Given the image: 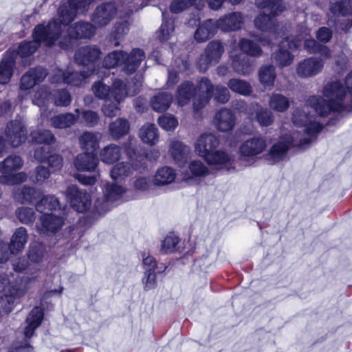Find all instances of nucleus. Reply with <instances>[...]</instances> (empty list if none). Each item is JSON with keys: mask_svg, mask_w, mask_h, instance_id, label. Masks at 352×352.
<instances>
[{"mask_svg": "<svg viewBox=\"0 0 352 352\" xmlns=\"http://www.w3.org/2000/svg\"><path fill=\"white\" fill-rule=\"evenodd\" d=\"M94 0H62L58 10V18L52 19L46 25L38 24L34 28L33 41H23L18 47L17 55L28 57L33 54L43 43L47 47L54 45L59 38L62 26H67L74 21L77 12H86L90 3Z\"/></svg>", "mask_w": 352, "mask_h": 352, "instance_id": "nucleus-1", "label": "nucleus"}, {"mask_svg": "<svg viewBox=\"0 0 352 352\" xmlns=\"http://www.w3.org/2000/svg\"><path fill=\"white\" fill-rule=\"evenodd\" d=\"M345 86L351 95L349 102L342 83L333 81L327 83L323 89L324 96L329 100L313 96L308 100L309 104L321 117L338 116L352 111V72L345 78Z\"/></svg>", "mask_w": 352, "mask_h": 352, "instance_id": "nucleus-2", "label": "nucleus"}, {"mask_svg": "<svg viewBox=\"0 0 352 352\" xmlns=\"http://www.w3.org/2000/svg\"><path fill=\"white\" fill-rule=\"evenodd\" d=\"M292 122L294 124L302 126L303 131L308 135L302 138L296 144L294 137L290 134L280 136L279 140L275 143L265 155V160L270 164H274L284 160L289 149L297 144L299 148L305 149L310 144L316 140L318 134L322 129V125L318 122H311L305 113L300 114L298 110L292 116Z\"/></svg>", "mask_w": 352, "mask_h": 352, "instance_id": "nucleus-3", "label": "nucleus"}, {"mask_svg": "<svg viewBox=\"0 0 352 352\" xmlns=\"http://www.w3.org/2000/svg\"><path fill=\"white\" fill-rule=\"evenodd\" d=\"M219 144V139L215 135L204 133L199 137L195 143V151L209 164L218 166L220 170L230 171L233 168V160L225 152L216 150Z\"/></svg>", "mask_w": 352, "mask_h": 352, "instance_id": "nucleus-4", "label": "nucleus"}, {"mask_svg": "<svg viewBox=\"0 0 352 352\" xmlns=\"http://www.w3.org/2000/svg\"><path fill=\"white\" fill-rule=\"evenodd\" d=\"M144 58V51L139 48L133 49L129 54L122 50H114L105 56L102 65L105 68L122 65L123 71L129 74L137 70Z\"/></svg>", "mask_w": 352, "mask_h": 352, "instance_id": "nucleus-5", "label": "nucleus"}, {"mask_svg": "<svg viewBox=\"0 0 352 352\" xmlns=\"http://www.w3.org/2000/svg\"><path fill=\"white\" fill-rule=\"evenodd\" d=\"M198 90L200 94L195 97L193 100V109L195 111H199L204 107L212 98L215 102L221 104H226L230 98L227 87L222 85L214 87L207 78H201L198 84Z\"/></svg>", "mask_w": 352, "mask_h": 352, "instance_id": "nucleus-6", "label": "nucleus"}, {"mask_svg": "<svg viewBox=\"0 0 352 352\" xmlns=\"http://www.w3.org/2000/svg\"><path fill=\"white\" fill-rule=\"evenodd\" d=\"M125 151L130 163L120 162L112 168L111 177L115 181H120L125 177L129 176L132 173L133 169L141 171L146 167V157L138 153L133 147L131 146H126Z\"/></svg>", "mask_w": 352, "mask_h": 352, "instance_id": "nucleus-7", "label": "nucleus"}, {"mask_svg": "<svg viewBox=\"0 0 352 352\" xmlns=\"http://www.w3.org/2000/svg\"><path fill=\"white\" fill-rule=\"evenodd\" d=\"M95 28L88 22L80 21L70 26L67 30V35L59 41V46L64 50L73 47L76 41L79 38H90L94 34Z\"/></svg>", "mask_w": 352, "mask_h": 352, "instance_id": "nucleus-8", "label": "nucleus"}, {"mask_svg": "<svg viewBox=\"0 0 352 352\" xmlns=\"http://www.w3.org/2000/svg\"><path fill=\"white\" fill-rule=\"evenodd\" d=\"M298 41L292 36H286L279 43L278 50L272 54V62L280 67L290 65L294 60L291 51L297 49Z\"/></svg>", "mask_w": 352, "mask_h": 352, "instance_id": "nucleus-9", "label": "nucleus"}, {"mask_svg": "<svg viewBox=\"0 0 352 352\" xmlns=\"http://www.w3.org/2000/svg\"><path fill=\"white\" fill-rule=\"evenodd\" d=\"M101 51L96 46L87 45L80 47L75 53L77 64L87 67L86 71L91 75L96 72V67L100 61Z\"/></svg>", "mask_w": 352, "mask_h": 352, "instance_id": "nucleus-10", "label": "nucleus"}, {"mask_svg": "<svg viewBox=\"0 0 352 352\" xmlns=\"http://www.w3.org/2000/svg\"><path fill=\"white\" fill-rule=\"evenodd\" d=\"M64 223L63 217L54 214H45L41 218L42 232L46 236L52 237L50 245H55L60 239L59 231Z\"/></svg>", "mask_w": 352, "mask_h": 352, "instance_id": "nucleus-11", "label": "nucleus"}, {"mask_svg": "<svg viewBox=\"0 0 352 352\" xmlns=\"http://www.w3.org/2000/svg\"><path fill=\"white\" fill-rule=\"evenodd\" d=\"M236 109L241 112H245L250 116L255 113L254 119L262 126H268L274 121L271 110L263 108L258 104H250L249 106L243 100L237 102Z\"/></svg>", "mask_w": 352, "mask_h": 352, "instance_id": "nucleus-12", "label": "nucleus"}, {"mask_svg": "<svg viewBox=\"0 0 352 352\" xmlns=\"http://www.w3.org/2000/svg\"><path fill=\"white\" fill-rule=\"evenodd\" d=\"M8 275L0 273V307L3 313L8 314L14 308L16 291L11 289Z\"/></svg>", "mask_w": 352, "mask_h": 352, "instance_id": "nucleus-13", "label": "nucleus"}, {"mask_svg": "<svg viewBox=\"0 0 352 352\" xmlns=\"http://www.w3.org/2000/svg\"><path fill=\"white\" fill-rule=\"evenodd\" d=\"M67 196L70 200L71 206L78 212H85L91 206L90 195L76 185L67 188Z\"/></svg>", "mask_w": 352, "mask_h": 352, "instance_id": "nucleus-14", "label": "nucleus"}, {"mask_svg": "<svg viewBox=\"0 0 352 352\" xmlns=\"http://www.w3.org/2000/svg\"><path fill=\"white\" fill-rule=\"evenodd\" d=\"M324 62L321 58L310 57L300 62L296 67V73L301 78L316 76L322 70Z\"/></svg>", "mask_w": 352, "mask_h": 352, "instance_id": "nucleus-15", "label": "nucleus"}, {"mask_svg": "<svg viewBox=\"0 0 352 352\" xmlns=\"http://www.w3.org/2000/svg\"><path fill=\"white\" fill-rule=\"evenodd\" d=\"M117 8L113 3H104L97 6L91 17L93 23L98 26L107 25L114 18Z\"/></svg>", "mask_w": 352, "mask_h": 352, "instance_id": "nucleus-16", "label": "nucleus"}, {"mask_svg": "<svg viewBox=\"0 0 352 352\" xmlns=\"http://www.w3.org/2000/svg\"><path fill=\"white\" fill-rule=\"evenodd\" d=\"M5 134L10 145L19 146L26 139V131L23 125L18 120H12L7 124Z\"/></svg>", "mask_w": 352, "mask_h": 352, "instance_id": "nucleus-17", "label": "nucleus"}, {"mask_svg": "<svg viewBox=\"0 0 352 352\" xmlns=\"http://www.w3.org/2000/svg\"><path fill=\"white\" fill-rule=\"evenodd\" d=\"M223 52V46L220 41H210L206 48L205 57L200 60V69L206 70L209 65L217 63Z\"/></svg>", "mask_w": 352, "mask_h": 352, "instance_id": "nucleus-18", "label": "nucleus"}, {"mask_svg": "<svg viewBox=\"0 0 352 352\" xmlns=\"http://www.w3.org/2000/svg\"><path fill=\"white\" fill-rule=\"evenodd\" d=\"M91 74L86 71L80 72L68 69L66 71H59L57 74L51 78L52 83L63 82L65 84L72 86H78L82 82Z\"/></svg>", "mask_w": 352, "mask_h": 352, "instance_id": "nucleus-19", "label": "nucleus"}, {"mask_svg": "<svg viewBox=\"0 0 352 352\" xmlns=\"http://www.w3.org/2000/svg\"><path fill=\"white\" fill-rule=\"evenodd\" d=\"M47 74L46 69L40 66L29 69L21 78V89L22 90L30 89L37 83L42 82Z\"/></svg>", "mask_w": 352, "mask_h": 352, "instance_id": "nucleus-20", "label": "nucleus"}, {"mask_svg": "<svg viewBox=\"0 0 352 352\" xmlns=\"http://www.w3.org/2000/svg\"><path fill=\"white\" fill-rule=\"evenodd\" d=\"M12 267L15 272H24L23 279L27 282H35L38 278V268L30 264L25 257H20L12 262Z\"/></svg>", "mask_w": 352, "mask_h": 352, "instance_id": "nucleus-21", "label": "nucleus"}, {"mask_svg": "<svg viewBox=\"0 0 352 352\" xmlns=\"http://www.w3.org/2000/svg\"><path fill=\"white\" fill-rule=\"evenodd\" d=\"M16 54L14 51H7L0 62V84H7L12 74L15 67Z\"/></svg>", "mask_w": 352, "mask_h": 352, "instance_id": "nucleus-22", "label": "nucleus"}, {"mask_svg": "<svg viewBox=\"0 0 352 352\" xmlns=\"http://www.w3.org/2000/svg\"><path fill=\"white\" fill-rule=\"evenodd\" d=\"M214 124L220 131H229L233 129L235 124L234 114L230 109H221L215 113Z\"/></svg>", "mask_w": 352, "mask_h": 352, "instance_id": "nucleus-23", "label": "nucleus"}, {"mask_svg": "<svg viewBox=\"0 0 352 352\" xmlns=\"http://www.w3.org/2000/svg\"><path fill=\"white\" fill-rule=\"evenodd\" d=\"M218 29L223 32L236 31L241 28L243 17L240 12L230 13L216 21Z\"/></svg>", "mask_w": 352, "mask_h": 352, "instance_id": "nucleus-24", "label": "nucleus"}, {"mask_svg": "<svg viewBox=\"0 0 352 352\" xmlns=\"http://www.w3.org/2000/svg\"><path fill=\"white\" fill-rule=\"evenodd\" d=\"M74 163L78 170L91 172L96 170L98 159L94 153L85 152L78 155Z\"/></svg>", "mask_w": 352, "mask_h": 352, "instance_id": "nucleus-25", "label": "nucleus"}, {"mask_svg": "<svg viewBox=\"0 0 352 352\" xmlns=\"http://www.w3.org/2000/svg\"><path fill=\"white\" fill-rule=\"evenodd\" d=\"M266 147L265 141L261 138H252L245 141L240 146L242 155L252 157L261 153Z\"/></svg>", "mask_w": 352, "mask_h": 352, "instance_id": "nucleus-26", "label": "nucleus"}, {"mask_svg": "<svg viewBox=\"0 0 352 352\" xmlns=\"http://www.w3.org/2000/svg\"><path fill=\"white\" fill-rule=\"evenodd\" d=\"M43 319V312L41 309L38 307L33 308L25 320L27 324L24 331L25 338H31L33 336L35 330L41 325Z\"/></svg>", "mask_w": 352, "mask_h": 352, "instance_id": "nucleus-27", "label": "nucleus"}, {"mask_svg": "<svg viewBox=\"0 0 352 352\" xmlns=\"http://www.w3.org/2000/svg\"><path fill=\"white\" fill-rule=\"evenodd\" d=\"M76 113H66L53 116L50 119L51 125L57 129H65L74 125L79 118L80 110L75 109Z\"/></svg>", "mask_w": 352, "mask_h": 352, "instance_id": "nucleus-28", "label": "nucleus"}, {"mask_svg": "<svg viewBox=\"0 0 352 352\" xmlns=\"http://www.w3.org/2000/svg\"><path fill=\"white\" fill-rule=\"evenodd\" d=\"M217 29L216 21L208 19L199 24L195 32V38L199 43L204 42L214 36Z\"/></svg>", "mask_w": 352, "mask_h": 352, "instance_id": "nucleus-29", "label": "nucleus"}, {"mask_svg": "<svg viewBox=\"0 0 352 352\" xmlns=\"http://www.w3.org/2000/svg\"><path fill=\"white\" fill-rule=\"evenodd\" d=\"M170 152L175 163L182 166L187 160L190 148L179 141H173L170 146Z\"/></svg>", "mask_w": 352, "mask_h": 352, "instance_id": "nucleus-30", "label": "nucleus"}, {"mask_svg": "<svg viewBox=\"0 0 352 352\" xmlns=\"http://www.w3.org/2000/svg\"><path fill=\"white\" fill-rule=\"evenodd\" d=\"M255 5L273 17L285 10L283 0H255Z\"/></svg>", "mask_w": 352, "mask_h": 352, "instance_id": "nucleus-31", "label": "nucleus"}, {"mask_svg": "<svg viewBox=\"0 0 352 352\" xmlns=\"http://www.w3.org/2000/svg\"><path fill=\"white\" fill-rule=\"evenodd\" d=\"M28 235L25 228L20 227L17 228L13 234L9 244L10 252L13 254L21 252L28 241Z\"/></svg>", "mask_w": 352, "mask_h": 352, "instance_id": "nucleus-32", "label": "nucleus"}, {"mask_svg": "<svg viewBox=\"0 0 352 352\" xmlns=\"http://www.w3.org/2000/svg\"><path fill=\"white\" fill-rule=\"evenodd\" d=\"M195 91L196 89L192 82L190 81L182 82L177 88V97L178 103L182 106L185 105L192 98H193V101L195 97L200 94V93L195 94Z\"/></svg>", "mask_w": 352, "mask_h": 352, "instance_id": "nucleus-33", "label": "nucleus"}, {"mask_svg": "<svg viewBox=\"0 0 352 352\" xmlns=\"http://www.w3.org/2000/svg\"><path fill=\"white\" fill-rule=\"evenodd\" d=\"M173 101V95L168 92L162 91L155 94L151 100L152 109L157 112L166 111Z\"/></svg>", "mask_w": 352, "mask_h": 352, "instance_id": "nucleus-34", "label": "nucleus"}, {"mask_svg": "<svg viewBox=\"0 0 352 352\" xmlns=\"http://www.w3.org/2000/svg\"><path fill=\"white\" fill-rule=\"evenodd\" d=\"M176 177L175 170L168 166H164L159 168L153 179L155 186H165L171 184Z\"/></svg>", "mask_w": 352, "mask_h": 352, "instance_id": "nucleus-35", "label": "nucleus"}, {"mask_svg": "<svg viewBox=\"0 0 352 352\" xmlns=\"http://www.w3.org/2000/svg\"><path fill=\"white\" fill-rule=\"evenodd\" d=\"M329 10L333 16L352 15V1L350 0H329Z\"/></svg>", "mask_w": 352, "mask_h": 352, "instance_id": "nucleus-36", "label": "nucleus"}, {"mask_svg": "<svg viewBox=\"0 0 352 352\" xmlns=\"http://www.w3.org/2000/svg\"><path fill=\"white\" fill-rule=\"evenodd\" d=\"M40 197V192L34 188L23 186L15 192V199L21 204L33 203Z\"/></svg>", "mask_w": 352, "mask_h": 352, "instance_id": "nucleus-37", "label": "nucleus"}, {"mask_svg": "<svg viewBox=\"0 0 352 352\" xmlns=\"http://www.w3.org/2000/svg\"><path fill=\"white\" fill-rule=\"evenodd\" d=\"M139 136L144 143L155 144L159 140L158 129L155 124L147 123L140 128Z\"/></svg>", "mask_w": 352, "mask_h": 352, "instance_id": "nucleus-38", "label": "nucleus"}, {"mask_svg": "<svg viewBox=\"0 0 352 352\" xmlns=\"http://www.w3.org/2000/svg\"><path fill=\"white\" fill-rule=\"evenodd\" d=\"M130 129V124L127 120L124 118H118L110 123L109 131L111 136L113 139H119L126 135Z\"/></svg>", "mask_w": 352, "mask_h": 352, "instance_id": "nucleus-39", "label": "nucleus"}, {"mask_svg": "<svg viewBox=\"0 0 352 352\" xmlns=\"http://www.w3.org/2000/svg\"><path fill=\"white\" fill-rule=\"evenodd\" d=\"M23 165L21 157L16 155H10L0 162V172L9 174L19 170Z\"/></svg>", "mask_w": 352, "mask_h": 352, "instance_id": "nucleus-40", "label": "nucleus"}, {"mask_svg": "<svg viewBox=\"0 0 352 352\" xmlns=\"http://www.w3.org/2000/svg\"><path fill=\"white\" fill-rule=\"evenodd\" d=\"M121 156V148L116 144H109L104 147L100 153V157L105 164H113L118 161Z\"/></svg>", "mask_w": 352, "mask_h": 352, "instance_id": "nucleus-41", "label": "nucleus"}, {"mask_svg": "<svg viewBox=\"0 0 352 352\" xmlns=\"http://www.w3.org/2000/svg\"><path fill=\"white\" fill-rule=\"evenodd\" d=\"M60 204L58 199L54 195L43 197L36 204V209L41 213L46 214V210H60Z\"/></svg>", "mask_w": 352, "mask_h": 352, "instance_id": "nucleus-42", "label": "nucleus"}, {"mask_svg": "<svg viewBox=\"0 0 352 352\" xmlns=\"http://www.w3.org/2000/svg\"><path fill=\"white\" fill-rule=\"evenodd\" d=\"M228 87L233 92L242 96H249L252 91V87L245 80L239 78H231L228 82Z\"/></svg>", "mask_w": 352, "mask_h": 352, "instance_id": "nucleus-43", "label": "nucleus"}, {"mask_svg": "<svg viewBox=\"0 0 352 352\" xmlns=\"http://www.w3.org/2000/svg\"><path fill=\"white\" fill-rule=\"evenodd\" d=\"M50 98L54 105L57 107H67L72 102V96L65 89L53 90L50 93Z\"/></svg>", "mask_w": 352, "mask_h": 352, "instance_id": "nucleus-44", "label": "nucleus"}, {"mask_svg": "<svg viewBox=\"0 0 352 352\" xmlns=\"http://www.w3.org/2000/svg\"><path fill=\"white\" fill-rule=\"evenodd\" d=\"M239 45L241 51L250 56L258 57L262 54L263 51L260 45L250 39L242 38Z\"/></svg>", "mask_w": 352, "mask_h": 352, "instance_id": "nucleus-45", "label": "nucleus"}, {"mask_svg": "<svg viewBox=\"0 0 352 352\" xmlns=\"http://www.w3.org/2000/svg\"><path fill=\"white\" fill-rule=\"evenodd\" d=\"M270 107L278 112H284L289 107V99L281 94H272L269 100Z\"/></svg>", "mask_w": 352, "mask_h": 352, "instance_id": "nucleus-46", "label": "nucleus"}, {"mask_svg": "<svg viewBox=\"0 0 352 352\" xmlns=\"http://www.w3.org/2000/svg\"><path fill=\"white\" fill-rule=\"evenodd\" d=\"M80 144L86 152H92L98 147V140L96 135L91 132H85L79 138Z\"/></svg>", "mask_w": 352, "mask_h": 352, "instance_id": "nucleus-47", "label": "nucleus"}, {"mask_svg": "<svg viewBox=\"0 0 352 352\" xmlns=\"http://www.w3.org/2000/svg\"><path fill=\"white\" fill-rule=\"evenodd\" d=\"M129 30V23L126 20L116 22L114 30L111 34L112 43L114 46L120 45V40L122 39Z\"/></svg>", "mask_w": 352, "mask_h": 352, "instance_id": "nucleus-48", "label": "nucleus"}, {"mask_svg": "<svg viewBox=\"0 0 352 352\" xmlns=\"http://www.w3.org/2000/svg\"><path fill=\"white\" fill-rule=\"evenodd\" d=\"M45 252V247L43 244L33 242L29 246L28 256L32 262L38 263L42 261Z\"/></svg>", "mask_w": 352, "mask_h": 352, "instance_id": "nucleus-49", "label": "nucleus"}, {"mask_svg": "<svg viewBox=\"0 0 352 352\" xmlns=\"http://www.w3.org/2000/svg\"><path fill=\"white\" fill-rule=\"evenodd\" d=\"M34 142L45 145H50L56 140V138L51 131L47 129H38L31 133Z\"/></svg>", "mask_w": 352, "mask_h": 352, "instance_id": "nucleus-50", "label": "nucleus"}, {"mask_svg": "<svg viewBox=\"0 0 352 352\" xmlns=\"http://www.w3.org/2000/svg\"><path fill=\"white\" fill-rule=\"evenodd\" d=\"M260 82L265 86H272L274 85L276 73L273 65H265L259 70Z\"/></svg>", "mask_w": 352, "mask_h": 352, "instance_id": "nucleus-51", "label": "nucleus"}, {"mask_svg": "<svg viewBox=\"0 0 352 352\" xmlns=\"http://www.w3.org/2000/svg\"><path fill=\"white\" fill-rule=\"evenodd\" d=\"M111 96L113 97L117 103H120L127 96L126 84L120 79H116L112 84Z\"/></svg>", "mask_w": 352, "mask_h": 352, "instance_id": "nucleus-52", "label": "nucleus"}, {"mask_svg": "<svg viewBox=\"0 0 352 352\" xmlns=\"http://www.w3.org/2000/svg\"><path fill=\"white\" fill-rule=\"evenodd\" d=\"M122 186L107 183L105 186L104 197L107 201L113 202L119 199L124 192Z\"/></svg>", "mask_w": 352, "mask_h": 352, "instance_id": "nucleus-53", "label": "nucleus"}, {"mask_svg": "<svg viewBox=\"0 0 352 352\" xmlns=\"http://www.w3.org/2000/svg\"><path fill=\"white\" fill-rule=\"evenodd\" d=\"M255 27L263 31H269L273 26V16L265 12L260 13L254 21Z\"/></svg>", "mask_w": 352, "mask_h": 352, "instance_id": "nucleus-54", "label": "nucleus"}, {"mask_svg": "<svg viewBox=\"0 0 352 352\" xmlns=\"http://www.w3.org/2000/svg\"><path fill=\"white\" fill-rule=\"evenodd\" d=\"M232 67L239 74L248 75L252 72V66L246 58H237L232 60Z\"/></svg>", "mask_w": 352, "mask_h": 352, "instance_id": "nucleus-55", "label": "nucleus"}, {"mask_svg": "<svg viewBox=\"0 0 352 352\" xmlns=\"http://www.w3.org/2000/svg\"><path fill=\"white\" fill-rule=\"evenodd\" d=\"M179 241V238L173 233H169L162 242L160 252L162 254H168L176 250Z\"/></svg>", "mask_w": 352, "mask_h": 352, "instance_id": "nucleus-56", "label": "nucleus"}, {"mask_svg": "<svg viewBox=\"0 0 352 352\" xmlns=\"http://www.w3.org/2000/svg\"><path fill=\"white\" fill-rule=\"evenodd\" d=\"M16 215L22 223H31L35 220V212L32 208H19L16 211Z\"/></svg>", "mask_w": 352, "mask_h": 352, "instance_id": "nucleus-57", "label": "nucleus"}, {"mask_svg": "<svg viewBox=\"0 0 352 352\" xmlns=\"http://www.w3.org/2000/svg\"><path fill=\"white\" fill-rule=\"evenodd\" d=\"M163 23L160 27V34L159 38L161 41H166L169 38L170 34L174 30L173 21L171 19H166V14L162 13Z\"/></svg>", "mask_w": 352, "mask_h": 352, "instance_id": "nucleus-58", "label": "nucleus"}, {"mask_svg": "<svg viewBox=\"0 0 352 352\" xmlns=\"http://www.w3.org/2000/svg\"><path fill=\"white\" fill-rule=\"evenodd\" d=\"M189 170L192 176L201 177L206 176L209 171L206 165L200 160H194L189 164Z\"/></svg>", "mask_w": 352, "mask_h": 352, "instance_id": "nucleus-59", "label": "nucleus"}, {"mask_svg": "<svg viewBox=\"0 0 352 352\" xmlns=\"http://www.w3.org/2000/svg\"><path fill=\"white\" fill-rule=\"evenodd\" d=\"M142 283L144 290L146 292L155 289L157 287L155 271H144V276L142 278Z\"/></svg>", "mask_w": 352, "mask_h": 352, "instance_id": "nucleus-60", "label": "nucleus"}, {"mask_svg": "<svg viewBox=\"0 0 352 352\" xmlns=\"http://www.w3.org/2000/svg\"><path fill=\"white\" fill-rule=\"evenodd\" d=\"M95 96L99 99H107L110 94V87L102 81L95 82L92 86Z\"/></svg>", "mask_w": 352, "mask_h": 352, "instance_id": "nucleus-61", "label": "nucleus"}, {"mask_svg": "<svg viewBox=\"0 0 352 352\" xmlns=\"http://www.w3.org/2000/svg\"><path fill=\"white\" fill-rule=\"evenodd\" d=\"M116 101H111L109 99L105 100L104 104L102 107V111L105 117L113 118L118 114L120 108Z\"/></svg>", "mask_w": 352, "mask_h": 352, "instance_id": "nucleus-62", "label": "nucleus"}, {"mask_svg": "<svg viewBox=\"0 0 352 352\" xmlns=\"http://www.w3.org/2000/svg\"><path fill=\"white\" fill-rule=\"evenodd\" d=\"M159 125L166 131H173L178 124L177 119L171 115L159 117Z\"/></svg>", "mask_w": 352, "mask_h": 352, "instance_id": "nucleus-63", "label": "nucleus"}, {"mask_svg": "<svg viewBox=\"0 0 352 352\" xmlns=\"http://www.w3.org/2000/svg\"><path fill=\"white\" fill-rule=\"evenodd\" d=\"M82 119L87 126H96L100 119L97 112L92 110H83L81 113Z\"/></svg>", "mask_w": 352, "mask_h": 352, "instance_id": "nucleus-64", "label": "nucleus"}]
</instances>
